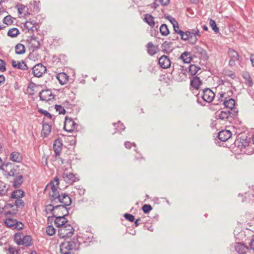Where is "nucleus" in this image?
<instances>
[{
    "mask_svg": "<svg viewBox=\"0 0 254 254\" xmlns=\"http://www.w3.org/2000/svg\"><path fill=\"white\" fill-rule=\"evenodd\" d=\"M225 75L231 77L233 79H234L235 77V76H234V74H233V73H232V72L230 71H229L228 72L225 71Z\"/></svg>",
    "mask_w": 254,
    "mask_h": 254,
    "instance_id": "56",
    "label": "nucleus"
},
{
    "mask_svg": "<svg viewBox=\"0 0 254 254\" xmlns=\"http://www.w3.org/2000/svg\"><path fill=\"white\" fill-rule=\"evenodd\" d=\"M74 231V230L71 225L66 224L59 229L58 235L61 238L66 239L73 235Z\"/></svg>",
    "mask_w": 254,
    "mask_h": 254,
    "instance_id": "7",
    "label": "nucleus"
},
{
    "mask_svg": "<svg viewBox=\"0 0 254 254\" xmlns=\"http://www.w3.org/2000/svg\"><path fill=\"white\" fill-rule=\"evenodd\" d=\"M172 43L170 42H168L167 41H165L162 44V48L164 51H167V52H171L172 51V49L171 48V45Z\"/></svg>",
    "mask_w": 254,
    "mask_h": 254,
    "instance_id": "42",
    "label": "nucleus"
},
{
    "mask_svg": "<svg viewBox=\"0 0 254 254\" xmlns=\"http://www.w3.org/2000/svg\"><path fill=\"white\" fill-rule=\"evenodd\" d=\"M46 67L42 64H38L32 68V73L36 77H41L46 71Z\"/></svg>",
    "mask_w": 254,
    "mask_h": 254,
    "instance_id": "12",
    "label": "nucleus"
},
{
    "mask_svg": "<svg viewBox=\"0 0 254 254\" xmlns=\"http://www.w3.org/2000/svg\"><path fill=\"white\" fill-rule=\"evenodd\" d=\"M147 48L148 53L151 56L155 55L158 49V47L154 46L152 42H149L147 44Z\"/></svg>",
    "mask_w": 254,
    "mask_h": 254,
    "instance_id": "29",
    "label": "nucleus"
},
{
    "mask_svg": "<svg viewBox=\"0 0 254 254\" xmlns=\"http://www.w3.org/2000/svg\"><path fill=\"white\" fill-rule=\"evenodd\" d=\"M224 83H226V84L228 85L229 90L226 91L223 88V86H222L221 89L224 90V91H222L219 93V100L222 101V98H224L225 100L223 102V104L224 105L226 109L229 110L232 112L234 109L235 105V101L232 98L228 99L227 100V98L232 94V91L231 90L232 85L231 84L226 81H224L223 84H224Z\"/></svg>",
    "mask_w": 254,
    "mask_h": 254,
    "instance_id": "1",
    "label": "nucleus"
},
{
    "mask_svg": "<svg viewBox=\"0 0 254 254\" xmlns=\"http://www.w3.org/2000/svg\"><path fill=\"white\" fill-rule=\"evenodd\" d=\"M23 182V177L21 175L16 176L13 180V185L14 188H18L20 187Z\"/></svg>",
    "mask_w": 254,
    "mask_h": 254,
    "instance_id": "30",
    "label": "nucleus"
},
{
    "mask_svg": "<svg viewBox=\"0 0 254 254\" xmlns=\"http://www.w3.org/2000/svg\"><path fill=\"white\" fill-rule=\"evenodd\" d=\"M62 145L63 143L60 139H57L55 140L53 144V149L54 150L56 157L60 154L61 151L62 150Z\"/></svg>",
    "mask_w": 254,
    "mask_h": 254,
    "instance_id": "22",
    "label": "nucleus"
},
{
    "mask_svg": "<svg viewBox=\"0 0 254 254\" xmlns=\"http://www.w3.org/2000/svg\"><path fill=\"white\" fill-rule=\"evenodd\" d=\"M166 18L167 19H168L170 21V22L171 23V24L173 25V26L175 24L177 25V23H178V22H177V21L175 20V18H174L173 17H172L171 16H168Z\"/></svg>",
    "mask_w": 254,
    "mask_h": 254,
    "instance_id": "54",
    "label": "nucleus"
},
{
    "mask_svg": "<svg viewBox=\"0 0 254 254\" xmlns=\"http://www.w3.org/2000/svg\"><path fill=\"white\" fill-rule=\"evenodd\" d=\"M190 33H193L196 38V35L200 36L199 31L197 29L195 30H193L192 32H190Z\"/></svg>",
    "mask_w": 254,
    "mask_h": 254,
    "instance_id": "62",
    "label": "nucleus"
},
{
    "mask_svg": "<svg viewBox=\"0 0 254 254\" xmlns=\"http://www.w3.org/2000/svg\"><path fill=\"white\" fill-rule=\"evenodd\" d=\"M11 64L13 67L21 70H27L28 68L27 65L23 61L20 62L12 60L11 61Z\"/></svg>",
    "mask_w": 254,
    "mask_h": 254,
    "instance_id": "23",
    "label": "nucleus"
},
{
    "mask_svg": "<svg viewBox=\"0 0 254 254\" xmlns=\"http://www.w3.org/2000/svg\"><path fill=\"white\" fill-rule=\"evenodd\" d=\"M235 145H237L238 147L242 150L243 148H245L248 145V143L246 141L244 142H242L241 141H239L238 140L236 141Z\"/></svg>",
    "mask_w": 254,
    "mask_h": 254,
    "instance_id": "44",
    "label": "nucleus"
},
{
    "mask_svg": "<svg viewBox=\"0 0 254 254\" xmlns=\"http://www.w3.org/2000/svg\"><path fill=\"white\" fill-rule=\"evenodd\" d=\"M27 42L29 46L34 49H38L40 46V42L34 35L29 36L27 38Z\"/></svg>",
    "mask_w": 254,
    "mask_h": 254,
    "instance_id": "18",
    "label": "nucleus"
},
{
    "mask_svg": "<svg viewBox=\"0 0 254 254\" xmlns=\"http://www.w3.org/2000/svg\"><path fill=\"white\" fill-rule=\"evenodd\" d=\"M36 23V22L30 20L27 21L24 23V28L28 32L30 31H34L35 30L37 29Z\"/></svg>",
    "mask_w": 254,
    "mask_h": 254,
    "instance_id": "27",
    "label": "nucleus"
},
{
    "mask_svg": "<svg viewBox=\"0 0 254 254\" xmlns=\"http://www.w3.org/2000/svg\"><path fill=\"white\" fill-rule=\"evenodd\" d=\"M201 81L199 77L195 76L190 81V85L194 88L197 89L201 84Z\"/></svg>",
    "mask_w": 254,
    "mask_h": 254,
    "instance_id": "31",
    "label": "nucleus"
},
{
    "mask_svg": "<svg viewBox=\"0 0 254 254\" xmlns=\"http://www.w3.org/2000/svg\"><path fill=\"white\" fill-rule=\"evenodd\" d=\"M15 205L19 208H23L24 206L25 203L21 199H16L15 201Z\"/></svg>",
    "mask_w": 254,
    "mask_h": 254,
    "instance_id": "46",
    "label": "nucleus"
},
{
    "mask_svg": "<svg viewBox=\"0 0 254 254\" xmlns=\"http://www.w3.org/2000/svg\"><path fill=\"white\" fill-rule=\"evenodd\" d=\"M15 214V212H6L5 213V215L7 217V218L4 220V224L7 227L10 228L12 229H16L18 230L22 229L24 227V225L21 222L17 221L16 219L10 218L11 216Z\"/></svg>",
    "mask_w": 254,
    "mask_h": 254,
    "instance_id": "3",
    "label": "nucleus"
},
{
    "mask_svg": "<svg viewBox=\"0 0 254 254\" xmlns=\"http://www.w3.org/2000/svg\"><path fill=\"white\" fill-rule=\"evenodd\" d=\"M5 175L9 177H14L17 174V169L11 163H7L3 165L2 169Z\"/></svg>",
    "mask_w": 254,
    "mask_h": 254,
    "instance_id": "10",
    "label": "nucleus"
},
{
    "mask_svg": "<svg viewBox=\"0 0 254 254\" xmlns=\"http://www.w3.org/2000/svg\"><path fill=\"white\" fill-rule=\"evenodd\" d=\"M160 31L163 36H167L169 34V30L167 25L162 24L160 27Z\"/></svg>",
    "mask_w": 254,
    "mask_h": 254,
    "instance_id": "39",
    "label": "nucleus"
},
{
    "mask_svg": "<svg viewBox=\"0 0 254 254\" xmlns=\"http://www.w3.org/2000/svg\"><path fill=\"white\" fill-rule=\"evenodd\" d=\"M50 186L51 188V190L49 192V195L51 198L52 203L51 204H56L61 194H59V192L54 183L51 182L50 184Z\"/></svg>",
    "mask_w": 254,
    "mask_h": 254,
    "instance_id": "9",
    "label": "nucleus"
},
{
    "mask_svg": "<svg viewBox=\"0 0 254 254\" xmlns=\"http://www.w3.org/2000/svg\"><path fill=\"white\" fill-rule=\"evenodd\" d=\"M180 58L183 61L184 63L189 64L191 61V57L190 53L185 52L180 56Z\"/></svg>",
    "mask_w": 254,
    "mask_h": 254,
    "instance_id": "32",
    "label": "nucleus"
},
{
    "mask_svg": "<svg viewBox=\"0 0 254 254\" xmlns=\"http://www.w3.org/2000/svg\"><path fill=\"white\" fill-rule=\"evenodd\" d=\"M78 125L71 118L66 117L64 121V129L69 132L72 131Z\"/></svg>",
    "mask_w": 254,
    "mask_h": 254,
    "instance_id": "14",
    "label": "nucleus"
},
{
    "mask_svg": "<svg viewBox=\"0 0 254 254\" xmlns=\"http://www.w3.org/2000/svg\"><path fill=\"white\" fill-rule=\"evenodd\" d=\"M24 192L21 190L14 191L11 194V198L15 199L21 198L24 196Z\"/></svg>",
    "mask_w": 254,
    "mask_h": 254,
    "instance_id": "35",
    "label": "nucleus"
},
{
    "mask_svg": "<svg viewBox=\"0 0 254 254\" xmlns=\"http://www.w3.org/2000/svg\"><path fill=\"white\" fill-rule=\"evenodd\" d=\"M209 25L211 27L212 29L216 33H217L219 31V28L217 26L215 21L212 19L209 20Z\"/></svg>",
    "mask_w": 254,
    "mask_h": 254,
    "instance_id": "41",
    "label": "nucleus"
},
{
    "mask_svg": "<svg viewBox=\"0 0 254 254\" xmlns=\"http://www.w3.org/2000/svg\"><path fill=\"white\" fill-rule=\"evenodd\" d=\"M232 136V133L228 130H223L218 133V137L222 141H226Z\"/></svg>",
    "mask_w": 254,
    "mask_h": 254,
    "instance_id": "21",
    "label": "nucleus"
},
{
    "mask_svg": "<svg viewBox=\"0 0 254 254\" xmlns=\"http://www.w3.org/2000/svg\"><path fill=\"white\" fill-rule=\"evenodd\" d=\"M243 77L245 79L246 84H248L249 86H252L253 82L250 74L247 72L244 73Z\"/></svg>",
    "mask_w": 254,
    "mask_h": 254,
    "instance_id": "38",
    "label": "nucleus"
},
{
    "mask_svg": "<svg viewBox=\"0 0 254 254\" xmlns=\"http://www.w3.org/2000/svg\"><path fill=\"white\" fill-rule=\"evenodd\" d=\"M117 127L116 128L118 131L121 132L125 129V127L124 125L120 122H119L117 124Z\"/></svg>",
    "mask_w": 254,
    "mask_h": 254,
    "instance_id": "50",
    "label": "nucleus"
},
{
    "mask_svg": "<svg viewBox=\"0 0 254 254\" xmlns=\"http://www.w3.org/2000/svg\"><path fill=\"white\" fill-rule=\"evenodd\" d=\"M142 209L145 213H147L152 210V207L149 204H144L143 205Z\"/></svg>",
    "mask_w": 254,
    "mask_h": 254,
    "instance_id": "48",
    "label": "nucleus"
},
{
    "mask_svg": "<svg viewBox=\"0 0 254 254\" xmlns=\"http://www.w3.org/2000/svg\"><path fill=\"white\" fill-rule=\"evenodd\" d=\"M235 115V113L233 114L231 111L228 109H226L224 111H218L216 113V115L218 119L224 121L228 119L229 116L231 115L234 116Z\"/></svg>",
    "mask_w": 254,
    "mask_h": 254,
    "instance_id": "15",
    "label": "nucleus"
},
{
    "mask_svg": "<svg viewBox=\"0 0 254 254\" xmlns=\"http://www.w3.org/2000/svg\"><path fill=\"white\" fill-rule=\"evenodd\" d=\"M250 60L253 66L254 67V54H252L250 57Z\"/></svg>",
    "mask_w": 254,
    "mask_h": 254,
    "instance_id": "64",
    "label": "nucleus"
},
{
    "mask_svg": "<svg viewBox=\"0 0 254 254\" xmlns=\"http://www.w3.org/2000/svg\"><path fill=\"white\" fill-rule=\"evenodd\" d=\"M158 6V4L157 2V1H155L152 4H151V7L154 9H156Z\"/></svg>",
    "mask_w": 254,
    "mask_h": 254,
    "instance_id": "63",
    "label": "nucleus"
},
{
    "mask_svg": "<svg viewBox=\"0 0 254 254\" xmlns=\"http://www.w3.org/2000/svg\"><path fill=\"white\" fill-rule=\"evenodd\" d=\"M64 181L67 184H72L74 182L79 180L73 173H69L64 171L63 175Z\"/></svg>",
    "mask_w": 254,
    "mask_h": 254,
    "instance_id": "13",
    "label": "nucleus"
},
{
    "mask_svg": "<svg viewBox=\"0 0 254 254\" xmlns=\"http://www.w3.org/2000/svg\"><path fill=\"white\" fill-rule=\"evenodd\" d=\"M173 26L175 32L179 34L183 40H189V43L191 44H194L197 42V38L195 37L193 33H191L189 31H187L184 32L183 31L179 30V27L178 23H177V25L175 24Z\"/></svg>",
    "mask_w": 254,
    "mask_h": 254,
    "instance_id": "4",
    "label": "nucleus"
},
{
    "mask_svg": "<svg viewBox=\"0 0 254 254\" xmlns=\"http://www.w3.org/2000/svg\"><path fill=\"white\" fill-rule=\"evenodd\" d=\"M51 130V127L48 123L43 124V128L41 132V135L43 137H47L49 135Z\"/></svg>",
    "mask_w": 254,
    "mask_h": 254,
    "instance_id": "28",
    "label": "nucleus"
},
{
    "mask_svg": "<svg viewBox=\"0 0 254 254\" xmlns=\"http://www.w3.org/2000/svg\"><path fill=\"white\" fill-rule=\"evenodd\" d=\"M170 0H159V2L163 5H167L169 3Z\"/></svg>",
    "mask_w": 254,
    "mask_h": 254,
    "instance_id": "57",
    "label": "nucleus"
},
{
    "mask_svg": "<svg viewBox=\"0 0 254 254\" xmlns=\"http://www.w3.org/2000/svg\"><path fill=\"white\" fill-rule=\"evenodd\" d=\"M46 210L51 211L53 216L64 217L68 214V211L66 206L63 205L49 204L46 206Z\"/></svg>",
    "mask_w": 254,
    "mask_h": 254,
    "instance_id": "2",
    "label": "nucleus"
},
{
    "mask_svg": "<svg viewBox=\"0 0 254 254\" xmlns=\"http://www.w3.org/2000/svg\"><path fill=\"white\" fill-rule=\"evenodd\" d=\"M5 81V77L3 75H0V85L3 84Z\"/></svg>",
    "mask_w": 254,
    "mask_h": 254,
    "instance_id": "61",
    "label": "nucleus"
},
{
    "mask_svg": "<svg viewBox=\"0 0 254 254\" xmlns=\"http://www.w3.org/2000/svg\"><path fill=\"white\" fill-rule=\"evenodd\" d=\"M235 247L236 251L239 254H246L249 250L248 247L241 243H237Z\"/></svg>",
    "mask_w": 254,
    "mask_h": 254,
    "instance_id": "24",
    "label": "nucleus"
},
{
    "mask_svg": "<svg viewBox=\"0 0 254 254\" xmlns=\"http://www.w3.org/2000/svg\"><path fill=\"white\" fill-rule=\"evenodd\" d=\"M58 202H61L63 204V205L67 206L71 204L72 201L71 198L65 193H62L57 201Z\"/></svg>",
    "mask_w": 254,
    "mask_h": 254,
    "instance_id": "17",
    "label": "nucleus"
},
{
    "mask_svg": "<svg viewBox=\"0 0 254 254\" xmlns=\"http://www.w3.org/2000/svg\"><path fill=\"white\" fill-rule=\"evenodd\" d=\"M39 97L42 101H48L52 99L53 96L51 90H45L40 92Z\"/></svg>",
    "mask_w": 254,
    "mask_h": 254,
    "instance_id": "19",
    "label": "nucleus"
},
{
    "mask_svg": "<svg viewBox=\"0 0 254 254\" xmlns=\"http://www.w3.org/2000/svg\"><path fill=\"white\" fill-rule=\"evenodd\" d=\"M53 217L56 218L55 220V225L56 227L60 228H61V227L68 224L67 220L63 215L62 216H53Z\"/></svg>",
    "mask_w": 254,
    "mask_h": 254,
    "instance_id": "20",
    "label": "nucleus"
},
{
    "mask_svg": "<svg viewBox=\"0 0 254 254\" xmlns=\"http://www.w3.org/2000/svg\"><path fill=\"white\" fill-rule=\"evenodd\" d=\"M228 55L231 59L239 60L240 56L237 52L232 49H229L228 50Z\"/></svg>",
    "mask_w": 254,
    "mask_h": 254,
    "instance_id": "37",
    "label": "nucleus"
},
{
    "mask_svg": "<svg viewBox=\"0 0 254 254\" xmlns=\"http://www.w3.org/2000/svg\"><path fill=\"white\" fill-rule=\"evenodd\" d=\"M6 206V203L4 201H2L0 202V212L3 210L4 207Z\"/></svg>",
    "mask_w": 254,
    "mask_h": 254,
    "instance_id": "58",
    "label": "nucleus"
},
{
    "mask_svg": "<svg viewBox=\"0 0 254 254\" xmlns=\"http://www.w3.org/2000/svg\"><path fill=\"white\" fill-rule=\"evenodd\" d=\"M125 146L128 149L130 148L132 145H133L134 146H135V144L134 143H131L129 141H126L125 142Z\"/></svg>",
    "mask_w": 254,
    "mask_h": 254,
    "instance_id": "55",
    "label": "nucleus"
},
{
    "mask_svg": "<svg viewBox=\"0 0 254 254\" xmlns=\"http://www.w3.org/2000/svg\"><path fill=\"white\" fill-rule=\"evenodd\" d=\"M14 241L18 245L28 247L31 245L32 239L30 236L19 232L15 234Z\"/></svg>",
    "mask_w": 254,
    "mask_h": 254,
    "instance_id": "6",
    "label": "nucleus"
},
{
    "mask_svg": "<svg viewBox=\"0 0 254 254\" xmlns=\"http://www.w3.org/2000/svg\"><path fill=\"white\" fill-rule=\"evenodd\" d=\"M55 108L59 114H64L65 113V109L61 105H56Z\"/></svg>",
    "mask_w": 254,
    "mask_h": 254,
    "instance_id": "47",
    "label": "nucleus"
},
{
    "mask_svg": "<svg viewBox=\"0 0 254 254\" xmlns=\"http://www.w3.org/2000/svg\"><path fill=\"white\" fill-rule=\"evenodd\" d=\"M79 243L77 240L62 243L60 245V251H67L78 250Z\"/></svg>",
    "mask_w": 254,
    "mask_h": 254,
    "instance_id": "8",
    "label": "nucleus"
},
{
    "mask_svg": "<svg viewBox=\"0 0 254 254\" xmlns=\"http://www.w3.org/2000/svg\"><path fill=\"white\" fill-rule=\"evenodd\" d=\"M237 60V59H231L229 61V65L231 66H233L235 64V61Z\"/></svg>",
    "mask_w": 254,
    "mask_h": 254,
    "instance_id": "60",
    "label": "nucleus"
},
{
    "mask_svg": "<svg viewBox=\"0 0 254 254\" xmlns=\"http://www.w3.org/2000/svg\"><path fill=\"white\" fill-rule=\"evenodd\" d=\"M10 160L16 163L20 162L22 160V156L21 153L18 152H13L10 155Z\"/></svg>",
    "mask_w": 254,
    "mask_h": 254,
    "instance_id": "26",
    "label": "nucleus"
},
{
    "mask_svg": "<svg viewBox=\"0 0 254 254\" xmlns=\"http://www.w3.org/2000/svg\"><path fill=\"white\" fill-rule=\"evenodd\" d=\"M57 78L61 84L64 85L68 82L69 77L65 73L61 72L57 74Z\"/></svg>",
    "mask_w": 254,
    "mask_h": 254,
    "instance_id": "25",
    "label": "nucleus"
},
{
    "mask_svg": "<svg viewBox=\"0 0 254 254\" xmlns=\"http://www.w3.org/2000/svg\"><path fill=\"white\" fill-rule=\"evenodd\" d=\"M215 97L214 92L209 88L203 89L201 92H199L197 95V102L201 105H204L202 103L200 99H202L204 102L210 103L213 101Z\"/></svg>",
    "mask_w": 254,
    "mask_h": 254,
    "instance_id": "5",
    "label": "nucleus"
},
{
    "mask_svg": "<svg viewBox=\"0 0 254 254\" xmlns=\"http://www.w3.org/2000/svg\"><path fill=\"white\" fill-rule=\"evenodd\" d=\"M19 34V30L16 28L9 29L7 32V35L11 37H15Z\"/></svg>",
    "mask_w": 254,
    "mask_h": 254,
    "instance_id": "40",
    "label": "nucleus"
},
{
    "mask_svg": "<svg viewBox=\"0 0 254 254\" xmlns=\"http://www.w3.org/2000/svg\"><path fill=\"white\" fill-rule=\"evenodd\" d=\"M125 218L129 221L132 222L134 220V217L132 214L128 213H125L124 215Z\"/></svg>",
    "mask_w": 254,
    "mask_h": 254,
    "instance_id": "49",
    "label": "nucleus"
},
{
    "mask_svg": "<svg viewBox=\"0 0 254 254\" xmlns=\"http://www.w3.org/2000/svg\"><path fill=\"white\" fill-rule=\"evenodd\" d=\"M15 53L17 55L23 54L25 52L24 46L20 43L17 44L15 47Z\"/></svg>",
    "mask_w": 254,
    "mask_h": 254,
    "instance_id": "34",
    "label": "nucleus"
},
{
    "mask_svg": "<svg viewBox=\"0 0 254 254\" xmlns=\"http://www.w3.org/2000/svg\"><path fill=\"white\" fill-rule=\"evenodd\" d=\"M55 229L52 225H49L46 228V233L49 236H53L55 234Z\"/></svg>",
    "mask_w": 254,
    "mask_h": 254,
    "instance_id": "43",
    "label": "nucleus"
},
{
    "mask_svg": "<svg viewBox=\"0 0 254 254\" xmlns=\"http://www.w3.org/2000/svg\"><path fill=\"white\" fill-rule=\"evenodd\" d=\"M250 246L251 249L254 251V236L253 237L250 243Z\"/></svg>",
    "mask_w": 254,
    "mask_h": 254,
    "instance_id": "59",
    "label": "nucleus"
},
{
    "mask_svg": "<svg viewBox=\"0 0 254 254\" xmlns=\"http://www.w3.org/2000/svg\"><path fill=\"white\" fill-rule=\"evenodd\" d=\"M5 70V63L3 60L0 59V71L4 72Z\"/></svg>",
    "mask_w": 254,
    "mask_h": 254,
    "instance_id": "51",
    "label": "nucleus"
},
{
    "mask_svg": "<svg viewBox=\"0 0 254 254\" xmlns=\"http://www.w3.org/2000/svg\"><path fill=\"white\" fill-rule=\"evenodd\" d=\"M192 51L195 54L196 57L205 60L208 59V56L206 51L198 46L193 47Z\"/></svg>",
    "mask_w": 254,
    "mask_h": 254,
    "instance_id": "11",
    "label": "nucleus"
},
{
    "mask_svg": "<svg viewBox=\"0 0 254 254\" xmlns=\"http://www.w3.org/2000/svg\"><path fill=\"white\" fill-rule=\"evenodd\" d=\"M39 3V1L37 2L36 1H34L33 2V3H31L30 4L32 6H33V9L34 11H39V8L38 6H37V4H38Z\"/></svg>",
    "mask_w": 254,
    "mask_h": 254,
    "instance_id": "53",
    "label": "nucleus"
},
{
    "mask_svg": "<svg viewBox=\"0 0 254 254\" xmlns=\"http://www.w3.org/2000/svg\"><path fill=\"white\" fill-rule=\"evenodd\" d=\"M154 19V17L149 14H146L144 17L145 21L152 28L155 26Z\"/></svg>",
    "mask_w": 254,
    "mask_h": 254,
    "instance_id": "33",
    "label": "nucleus"
},
{
    "mask_svg": "<svg viewBox=\"0 0 254 254\" xmlns=\"http://www.w3.org/2000/svg\"><path fill=\"white\" fill-rule=\"evenodd\" d=\"M39 111L42 114H43L44 115H45V116L49 118H52V115L51 114L49 113L48 112H47V111L46 110H44L43 109H40L39 110Z\"/></svg>",
    "mask_w": 254,
    "mask_h": 254,
    "instance_id": "52",
    "label": "nucleus"
},
{
    "mask_svg": "<svg viewBox=\"0 0 254 254\" xmlns=\"http://www.w3.org/2000/svg\"><path fill=\"white\" fill-rule=\"evenodd\" d=\"M200 69V68L199 67L197 66L194 64H190L189 66V73L191 76H193L196 74L198 71Z\"/></svg>",
    "mask_w": 254,
    "mask_h": 254,
    "instance_id": "36",
    "label": "nucleus"
},
{
    "mask_svg": "<svg viewBox=\"0 0 254 254\" xmlns=\"http://www.w3.org/2000/svg\"><path fill=\"white\" fill-rule=\"evenodd\" d=\"M3 22L8 25L13 23L12 17L10 15L5 16L3 19Z\"/></svg>",
    "mask_w": 254,
    "mask_h": 254,
    "instance_id": "45",
    "label": "nucleus"
},
{
    "mask_svg": "<svg viewBox=\"0 0 254 254\" xmlns=\"http://www.w3.org/2000/svg\"><path fill=\"white\" fill-rule=\"evenodd\" d=\"M160 66L163 68H168L171 66V61L169 58L165 55L161 56L158 60Z\"/></svg>",
    "mask_w": 254,
    "mask_h": 254,
    "instance_id": "16",
    "label": "nucleus"
}]
</instances>
